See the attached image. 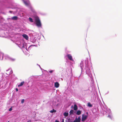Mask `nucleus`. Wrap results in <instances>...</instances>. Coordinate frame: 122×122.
Masks as SVG:
<instances>
[{"label": "nucleus", "mask_w": 122, "mask_h": 122, "mask_svg": "<svg viewBox=\"0 0 122 122\" xmlns=\"http://www.w3.org/2000/svg\"><path fill=\"white\" fill-rule=\"evenodd\" d=\"M81 71L85 72L86 74L92 79H93L92 74L93 71L91 62L86 58L85 61H82L80 64Z\"/></svg>", "instance_id": "f257e3e1"}, {"label": "nucleus", "mask_w": 122, "mask_h": 122, "mask_svg": "<svg viewBox=\"0 0 122 122\" xmlns=\"http://www.w3.org/2000/svg\"><path fill=\"white\" fill-rule=\"evenodd\" d=\"M22 0L26 6L30 8V10L32 12V13H35V10L31 6V4L29 1L28 0L27 1H25L24 0Z\"/></svg>", "instance_id": "f03ea898"}, {"label": "nucleus", "mask_w": 122, "mask_h": 122, "mask_svg": "<svg viewBox=\"0 0 122 122\" xmlns=\"http://www.w3.org/2000/svg\"><path fill=\"white\" fill-rule=\"evenodd\" d=\"M16 43L20 48H24L27 51L26 48L27 47L26 46V44L23 41L17 42Z\"/></svg>", "instance_id": "7ed1b4c3"}, {"label": "nucleus", "mask_w": 122, "mask_h": 122, "mask_svg": "<svg viewBox=\"0 0 122 122\" xmlns=\"http://www.w3.org/2000/svg\"><path fill=\"white\" fill-rule=\"evenodd\" d=\"M34 20L36 24L38 27H41V24L39 17L37 16H35Z\"/></svg>", "instance_id": "20e7f679"}, {"label": "nucleus", "mask_w": 122, "mask_h": 122, "mask_svg": "<svg viewBox=\"0 0 122 122\" xmlns=\"http://www.w3.org/2000/svg\"><path fill=\"white\" fill-rule=\"evenodd\" d=\"M4 57L6 59L10 60L11 61H14L15 60V58H11L7 55H5L4 56Z\"/></svg>", "instance_id": "39448f33"}, {"label": "nucleus", "mask_w": 122, "mask_h": 122, "mask_svg": "<svg viewBox=\"0 0 122 122\" xmlns=\"http://www.w3.org/2000/svg\"><path fill=\"white\" fill-rule=\"evenodd\" d=\"M81 121V118L80 116H79L78 118L76 117L74 122H80Z\"/></svg>", "instance_id": "423d86ee"}, {"label": "nucleus", "mask_w": 122, "mask_h": 122, "mask_svg": "<svg viewBox=\"0 0 122 122\" xmlns=\"http://www.w3.org/2000/svg\"><path fill=\"white\" fill-rule=\"evenodd\" d=\"M87 116L86 115H82L81 121L83 122L87 118Z\"/></svg>", "instance_id": "0eeeda50"}, {"label": "nucleus", "mask_w": 122, "mask_h": 122, "mask_svg": "<svg viewBox=\"0 0 122 122\" xmlns=\"http://www.w3.org/2000/svg\"><path fill=\"white\" fill-rule=\"evenodd\" d=\"M66 56L68 57V59L72 61H74L72 58V56L71 54H68L66 55Z\"/></svg>", "instance_id": "6e6552de"}, {"label": "nucleus", "mask_w": 122, "mask_h": 122, "mask_svg": "<svg viewBox=\"0 0 122 122\" xmlns=\"http://www.w3.org/2000/svg\"><path fill=\"white\" fill-rule=\"evenodd\" d=\"M6 71H9V72H7L6 73V74L7 75H9L11 74L12 73V71L11 70V69H9L8 70H6Z\"/></svg>", "instance_id": "1a4fd4ad"}, {"label": "nucleus", "mask_w": 122, "mask_h": 122, "mask_svg": "<svg viewBox=\"0 0 122 122\" xmlns=\"http://www.w3.org/2000/svg\"><path fill=\"white\" fill-rule=\"evenodd\" d=\"M3 53L0 52V59L1 60H3Z\"/></svg>", "instance_id": "9d476101"}, {"label": "nucleus", "mask_w": 122, "mask_h": 122, "mask_svg": "<svg viewBox=\"0 0 122 122\" xmlns=\"http://www.w3.org/2000/svg\"><path fill=\"white\" fill-rule=\"evenodd\" d=\"M59 83L57 82H56L55 83V86L56 88H58L59 86Z\"/></svg>", "instance_id": "9b49d317"}, {"label": "nucleus", "mask_w": 122, "mask_h": 122, "mask_svg": "<svg viewBox=\"0 0 122 122\" xmlns=\"http://www.w3.org/2000/svg\"><path fill=\"white\" fill-rule=\"evenodd\" d=\"M22 36L27 40L28 39V36L26 34H23L22 35Z\"/></svg>", "instance_id": "f8f14e48"}, {"label": "nucleus", "mask_w": 122, "mask_h": 122, "mask_svg": "<svg viewBox=\"0 0 122 122\" xmlns=\"http://www.w3.org/2000/svg\"><path fill=\"white\" fill-rule=\"evenodd\" d=\"M24 83V82L23 81L21 82L20 84H19L18 85V86L19 87L22 86Z\"/></svg>", "instance_id": "ddd939ff"}, {"label": "nucleus", "mask_w": 122, "mask_h": 122, "mask_svg": "<svg viewBox=\"0 0 122 122\" xmlns=\"http://www.w3.org/2000/svg\"><path fill=\"white\" fill-rule=\"evenodd\" d=\"M78 109L77 107V105L76 104H74V110L76 111Z\"/></svg>", "instance_id": "4468645a"}, {"label": "nucleus", "mask_w": 122, "mask_h": 122, "mask_svg": "<svg viewBox=\"0 0 122 122\" xmlns=\"http://www.w3.org/2000/svg\"><path fill=\"white\" fill-rule=\"evenodd\" d=\"M18 17L16 16H15L12 17L11 19L13 20H17Z\"/></svg>", "instance_id": "2eb2a0df"}, {"label": "nucleus", "mask_w": 122, "mask_h": 122, "mask_svg": "<svg viewBox=\"0 0 122 122\" xmlns=\"http://www.w3.org/2000/svg\"><path fill=\"white\" fill-rule=\"evenodd\" d=\"M81 114V112L80 110H78L76 112V114L77 115H79Z\"/></svg>", "instance_id": "dca6fc26"}, {"label": "nucleus", "mask_w": 122, "mask_h": 122, "mask_svg": "<svg viewBox=\"0 0 122 122\" xmlns=\"http://www.w3.org/2000/svg\"><path fill=\"white\" fill-rule=\"evenodd\" d=\"M87 105L88 106L90 107H91L92 106V105L91 104L90 102H88V103Z\"/></svg>", "instance_id": "f3484780"}, {"label": "nucleus", "mask_w": 122, "mask_h": 122, "mask_svg": "<svg viewBox=\"0 0 122 122\" xmlns=\"http://www.w3.org/2000/svg\"><path fill=\"white\" fill-rule=\"evenodd\" d=\"M68 115V113L67 112H65L64 114V115L65 117H67Z\"/></svg>", "instance_id": "a211bd4d"}, {"label": "nucleus", "mask_w": 122, "mask_h": 122, "mask_svg": "<svg viewBox=\"0 0 122 122\" xmlns=\"http://www.w3.org/2000/svg\"><path fill=\"white\" fill-rule=\"evenodd\" d=\"M29 20L31 22H33V19L30 17L29 19Z\"/></svg>", "instance_id": "6ab92c4d"}, {"label": "nucleus", "mask_w": 122, "mask_h": 122, "mask_svg": "<svg viewBox=\"0 0 122 122\" xmlns=\"http://www.w3.org/2000/svg\"><path fill=\"white\" fill-rule=\"evenodd\" d=\"M56 112V110H54V109H53L52 110H51L50 112L51 113H53V112Z\"/></svg>", "instance_id": "aec40b11"}, {"label": "nucleus", "mask_w": 122, "mask_h": 122, "mask_svg": "<svg viewBox=\"0 0 122 122\" xmlns=\"http://www.w3.org/2000/svg\"><path fill=\"white\" fill-rule=\"evenodd\" d=\"M31 41L32 42V43H35L36 41V40L35 39H34V40H31Z\"/></svg>", "instance_id": "412c9836"}, {"label": "nucleus", "mask_w": 122, "mask_h": 122, "mask_svg": "<svg viewBox=\"0 0 122 122\" xmlns=\"http://www.w3.org/2000/svg\"><path fill=\"white\" fill-rule=\"evenodd\" d=\"M109 111H110V113L111 114V111H110V110H109ZM108 117H109V118H111L112 117V116L111 115V114H110V115H109L108 116Z\"/></svg>", "instance_id": "4be33fe9"}, {"label": "nucleus", "mask_w": 122, "mask_h": 122, "mask_svg": "<svg viewBox=\"0 0 122 122\" xmlns=\"http://www.w3.org/2000/svg\"><path fill=\"white\" fill-rule=\"evenodd\" d=\"M73 112L74 111L73 110H71L69 112V113L70 114H73Z\"/></svg>", "instance_id": "5701e85b"}, {"label": "nucleus", "mask_w": 122, "mask_h": 122, "mask_svg": "<svg viewBox=\"0 0 122 122\" xmlns=\"http://www.w3.org/2000/svg\"><path fill=\"white\" fill-rule=\"evenodd\" d=\"M54 71V70H51L50 71H49V72L50 73H52Z\"/></svg>", "instance_id": "b1692460"}, {"label": "nucleus", "mask_w": 122, "mask_h": 122, "mask_svg": "<svg viewBox=\"0 0 122 122\" xmlns=\"http://www.w3.org/2000/svg\"><path fill=\"white\" fill-rule=\"evenodd\" d=\"M24 99H23L21 101V103H23L24 102Z\"/></svg>", "instance_id": "393cba45"}, {"label": "nucleus", "mask_w": 122, "mask_h": 122, "mask_svg": "<svg viewBox=\"0 0 122 122\" xmlns=\"http://www.w3.org/2000/svg\"><path fill=\"white\" fill-rule=\"evenodd\" d=\"M12 108L11 107L9 109V111H11L12 110Z\"/></svg>", "instance_id": "a878e982"}, {"label": "nucleus", "mask_w": 122, "mask_h": 122, "mask_svg": "<svg viewBox=\"0 0 122 122\" xmlns=\"http://www.w3.org/2000/svg\"><path fill=\"white\" fill-rule=\"evenodd\" d=\"M109 93V92L108 91L107 92V93H106L105 94L106 95V94H107Z\"/></svg>", "instance_id": "bb28decb"}, {"label": "nucleus", "mask_w": 122, "mask_h": 122, "mask_svg": "<svg viewBox=\"0 0 122 122\" xmlns=\"http://www.w3.org/2000/svg\"><path fill=\"white\" fill-rule=\"evenodd\" d=\"M35 46V45H31V46H30L29 47V48H29L30 47H31V46Z\"/></svg>", "instance_id": "cd10ccee"}, {"label": "nucleus", "mask_w": 122, "mask_h": 122, "mask_svg": "<svg viewBox=\"0 0 122 122\" xmlns=\"http://www.w3.org/2000/svg\"><path fill=\"white\" fill-rule=\"evenodd\" d=\"M37 65H38L39 66V67H40V68L41 69H42V68H41V67L40 65H38V64H37Z\"/></svg>", "instance_id": "c85d7f7f"}, {"label": "nucleus", "mask_w": 122, "mask_h": 122, "mask_svg": "<svg viewBox=\"0 0 122 122\" xmlns=\"http://www.w3.org/2000/svg\"><path fill=\"white\" fill-rule=\"evenodd\" d=\"M16 91H18V89L17 88H16Z\"/></svg>", "instance_id": "c756f323"}, {"label": "nucleus", "mask_w": 122, "mask_h": 122, "mask_svg": "<svg viewBox=\"0 0 122 122\" xmlns=\"http://www.w3.org/2000/svg\"><path fill=\"white\" fill-rule=\"evenodd\" d=\"M55 122H59L57 120H56L55 121Z\"/></svg>", "instance_id": "7c9ffc66"}, {"label": "nucleus", "mask_w": 122, "mask_h": 122, "mask_svg": "<svg viewBox=\"0 0 122 122\" xmlns=\"http://www.w3.org/2000/svg\"><path fill=\"white\" fill-rule=\"evenodd\" d=\"M29 15H30V16H31V15H32V14H29Z\"/></svg>", "instance_id": "2f4dec72"}, {"label": "nucleus", "mask_w": 122, "mask_h": 122, "mask_svg": "<svg viewBox=\"0 0 122 122\" xmlns=\"http://www.w3.org/2000/svg\"><path fill=\"white\" fill-rule=\"evenodd\" d=\"M11 12H12V11H10V13H11Z\"/></svg>", "instance_id": "473e14b6"}, {"label": "nucleus", "mask_w": 122, "mask_h": 122, "mask_svg": "<svg viewBox=\"0 0 122 122\" xmlns=\"http://www.w3.org/2000/svg\"><path fill=\"white\" fill-rule=\"evenodd\" d=\"M73 107V106H72V107Z\"/></svg>", "instance_id": "72a5a7b5"}, {"label": "nucleus", "mask_w": 122, "mask_h": 122, "mask_svg": "<svg viewBox=\"0 0 122 122\" xmlns=\"http://www.w3.org/2000/svg\"><path fill=\"white\" fill-rule=\"evenodd\" d=\"M8 122H9V121H8Z\"/></svg>", "instance_id": "f704fd0d"}]
</instances>
